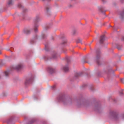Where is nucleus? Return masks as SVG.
<instances>
[{
	"label": "nucleus",
	"mask_w": 124,
	"mask_h": 124,
	"mask_svg": "<svg viewBox=\"0 0 124 124\" xmlns=\"http://www.w3.org/2000/svg\"><path fill=\"white\" fill-rule=\"evenodd\" d=\"M8 4L9 5H11L12 4V2L11 0H9L8 1Z\"/></svg>",
	"instance_id": "nucleus-13"
},
{
	"label": "nucleus",
	"mask_w": 124,
	"mask_h": 124,
	"mask_svg": "<svg viewBox=\"0 0 124 124\" xmlns=\"http://www.w3.org/2000/svg\"><path fill=\"white\" fill-rule=\"evenodd\" d=\"M48 72L51 73H52L54 71V69L51 67L48 68Z\"/></svg>",
	"instance_id": "nucleus-4"
},
{
	"label": "nucleus",
	"mask_w": 124,
	"mask_h": 124,
	"mask_svg": "<svg viewBox=\"0 0 124 124\" xmlns=\"http://www.w3.org/2000/svg\"><path fill=\"white\" fill-rule=\"evenodd\" d=\"M44 58L45 59V60H47V59H46V58H47V57H46L45 58Z\"/></svg>",
	"instance_id": "nucleus-16"
},
{
	"label": "nucleus",
	"mask_w": 124,
	"mask_h": 124,
	"mask_svg": "<svg viewBox=\"0 0 124 124\" xmlns=\"http://www.w3.org/2000/svg\"><path fill=\"white\" fill-rule=\"evenodd\" d=\"M22 65L21 64H19L14 67V69L17 70H20L22 68Z\"/></svg>",
	"instance_id": "nucleus-2"
},
{
	"label": "nucleus",
	"mask_w": 124,
	"mask_h": 124,
	"mask_svg": "<svg viewBox=\"0 0 124 124\" xmlns=\"http://www.w3.org/2000/svg\"><path fill=\"white\" fill-rule=\"evenodd\" d=\"M32 81V79L31 78L30 79H27L25 81V84L26 85L29 84Z\"/></svg>",
	"instance_id": "nucleus-5"
},
{
	"label": "nucleus",
	"mask_w": 124,
	"mask_h": 124,
	"mask_svg": "<svg viewBox=\"0 0 124 124\" xmlns=\"http://www.w3.org/2000/svg\"><path fill=\"white\" fill-rule=\"evenodd\" d=\"M30 31L28 29H25L23 30L24 32L26 34H28L30 32Z\"/></svg>",
	"instance_id": "nucleus-7"
},
{
	"label": "nucleus",
	"mask_w": 124,
	"mask_h": 124,
	"mask_svg": "<svg viewBox=\"0 0 124 124\" xmlns=\"http://www.w3.org/2000/svg\"><path fill=\"white\" fill-rule=\"evenodd\" d=\"M121 81L123 82V83H124V79H121Z\"/></svg>",
	"instance_id": "nucleus-15"
},
{
	"label": "nucleus",
	"mask_w": 124,
	"mask_h": 124,
	"mask_svg": "<svg viewBox=\"0 0 124 124\" xmlns=\"http://www.w3.org/2000/svg\"><path fill=\"white\" fill-rule=\"evenodd\" d=\"M4 73L6 76H7L9 73V72L8 71H6L4 72Z\"/></svg>",
	"instance_id": "nucleus-10"
},
{
	"label": "nucleus",
	"mask_w": 124,
	"mask_h": 124,
	"mask_svg": "<svg viewBox=\"0 0 124 124\" xmlns=\"http://www.w3.org/2000/svg\"><path fill=\"white\" fill-rule=\"evenodd\" d=\"M51 57L50 58V59H54L55 58L57 57L56 54V53H53L51 55Z\"/></svg>",
	"instance_id": "nucleus-6"
},
{
	"label": "nucleus",
	"mask_w": 124,
	"mask_h": 124,
	"mask_svg": "<svg viewBox=\"0 0 124 124\" xmlns=\"http://www.w3.org/2000/svg\"><path fill=\"white\" fill-rule=\"evenodd\" d=\"M104 36H101L100 38V42L101 43H102L104 40Z\"/></svg>",
	"instance_id": "nucleus-8"
},
{
	"label": "nucleus",
	"mask_w": 124,
	"mask_h": 124,
	"mask_svg": "<svg viewBox=\"0 0 124 124\" xmlns=\"http://www.w3.org/2000/svg\"><path fill=\"white\" fill-rule=\"evenodd\" d=\"M110 115H111L113 116L114 118H115V116H116L115 113L113 112H110Z\"/></svg>",
	"instance_id": "nucleus-9"
},
{
	"label": "nucleus",
	"mask_w": 124,
	"mask_h": 124,
	"mask_svg": "<svg viewBox=\"0 0 124 124\" xmlns=\"http://www.w3.org/2000/svg\"><path fill=\"white\" fill-rule=\"evenodd\" d=\"M61 69L65 72L68 71L69 70L68 67L67 65L62 66Z\"/></svg>",
	"instance_id": "nucleus-3"
},
{
	"label": "nucleus",
	"mask_w": 124,
	"mask_h": 124,
	"mask_svg": "<svg viewBox=\"0 0 124 124\" xmlns=\"http://www.w3.org/2000/svg\"><path fill=\"white\" fill-rule=\"evenodd\" d=\"M1 54V52H0V54Z\"/></svg>",
	"instance_id": "nucleus-17"
},
{
	"label": "nucleus",
	"mask_w": 124,
	"mask_h": 124,
	"mask_svg": "<svg viewBox=\"0 0 124 124\" xmlns=\"http://www.w3.org/2000/svg\"><path fill=\"white\" fill-rule=\"evenodd\" d=\"M57 100L59 102H62L64 104H65L68 103V100L65 98L63 96L60 95L57 98Z\"/></svg>",
	"instance_id": "nucleus-1"
},
{
	"label": "nucleus",
	"mask_w": 124,
	"mask_h": 124,
	"mask_svg": "<svg viewBox=\"0 0 124 124\" xmlns=\"http://www.w3.org/2000/svg\"><path fill=\"white\" fill-rule=\"evenodd\" d=\"M38 26L36 25H35L34 26V30L35 31H36L37 30V27H38Z\"/></svg>",
	"instance_id": "nucleus-12"
},
{
	"label": "nucleus",
	"mask_w": 124,
	"mask_h": 124,
	"mask_svg": "<svg viewBox=\"0 0 124 124\" xmlns=\"http://www.w3.org/2000/svg\"><path fill=\"white\" fill-rule=\"evenodd\" d=\"M39 18L38 17H36L34 20V21L36 22H37L39 21Z\"/></svg>",
	"instance_id": "nucleus-11"
},
{
	"label": "nucleus",
	"mask_w": 124,
	"mask_h": 124,
	"mask_svg": "<svg viewBox=\"0 0 124 124\" xmlns=\"http://www.w3.org/2000/svg\"><path fill=\"white\" fill-rule=\"evenodd\" d=\"M81 74L80 73H78L76 74V76H81Z\"/></svg>",
	"instance_id": "nucleus-14"
}]
</instances>
